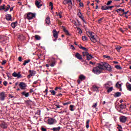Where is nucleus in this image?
I'll return each instance as SVG.
<instances>
[{"mask_svg": "<svg viewBox=\"0 0 131 131\" xmlns=\"http://www.w3.org/2000/svg\"><path fill=\"white\" fill-rule=\"evenodd\" d=\"M61 129V127L58 126L57 127H53L52 130L53 131H60V130Z\"/></svg>", "mask_w": 131, "mask_h": 131, "instance_id": "obj_23", "label": "nucleus"}, {"mask_svg": "<svg viewBox=\"0 0 131 131\" xmlns=\"http://www.w3.org/2000/svg\"><path fill=\"white\" fill-rule=\"evenodd\" d=\"M35 17V13L29 12L27 14V19L28 20H31L32 19H33Z\"/></svg>", "mask_w": 131, "mask_h": 131, "instance_id": "obj_4", "label": "nucleus"}, {"mask_svg": "<svg viewBox=\"0 0 131 131\" xmlns=\"http://www.w3.org/2000/svg\"><path fill=\"white\" fill-rule=\"evenodd\" d=\"M121 10H122L121 8H119V9H118L117 10H116V11L117 13H118L119 12V11H121Z\"/></svg>", "mask_w": 131, "mask_h": 131, "instance_id": "obj_63", "label": "nucleus"}, {"mask_svg": "<svg viewBox=\"0 0 131 131\" xmlns=\"http://www.w3.org/2000/svg\"><path fill=\"white\" fill-rule=\"evenodd\" d=\"M86 34L89 37H90L92 42H97V41H98V37L95 36V33H93L92 32H87Z\"/></svg>", "mask_w": 131, "mask_h": 131, "instance_id": "obj_1", "label": "nucleus"}, {"mask_svg": "<svg viewBox=\"0 0 131 131\" xmlns=\"http://www.w3.org/2000/svg\"><path fill=\"white\" fill-rule=\"evenodd\" d=\"M6 20H7L8 21H10L12 20V15H11V14H7L6 15Z\"/></svg>", "mask_w": 131, "mask_h": 131, "instance_id": "obj_17", "label": "nucleus"}, {"mask_svg": "<svg viewBox=\"0 0 131 131\" xmlns=\"http://www.w3.org/2000/svg\"><path fill=\"white\" fill-rule=\"evenodd\" d=\"M88 54H89V52H88L87 51L82 52V55L83 57H84L85 56L87 57Z\"/></svg>", "mask_w": 131, "mask_h": 131, "instance_id": "obj_37", "label": "nucleus"}, {"mask_svg": "<svg viewBox=\"0 0 131 131\" xmlns=\"http://www.w3.org/2000/svg\"><path fill=\"white\" fill-rule=\"evenodd\" d=\"M126 87L128 91H129L130 92H131V84L130 83L127 82L126 83Z\"/></svg>", "mask_w": 131, "mask_h": 131, "instance_id": "obj_14", "label": "nucleus"}, {"mask_svg": "<svg viewBox=\"0 0 131 131\" xmlns=\"http://www.w3.org/2000/svg\"><path fill=\"white\" fill-rule=\"evenodd\" d=\"M10 8H11V6L10 5L6 6V5H5L4 12H8V11H9V10H10Z\"/></svg>", "mask_w": 131, "mask_h": 131, "instance_id": "obj_20", "label": "nucleus"}, {"mask_svg": "<svg viewBox=\"0 0 131 131\" xmlns=\"http://www.w3.org/2000/svg\"><path fill=\"white\" fill-rule=\"evenodd\" d=\"M63 4L64 5H68V9L69 10H71V9H72V2L71 1V0H64V1L63 2Z\"/></svg>", "mask_w": 131, "mask_h": 131, "instance_id": "obj_2", "label": "nucleus"}, {"mask_svg": "<svg viewBox=\"0 0 131 131\" xmlns=\"http://www.w3.org/2000/svg\"><path fill=\"white\" fill-rule=\"evenodd\" d=\"M3 84H4L5 86H7V85H8V82H7L6 81H5L3 82Z\"/></svg>", "mask_w": 131, "mask_h": 131, "instance_id": "obj_53", "label": "nucleus"}, {"mask_svg": "<svg viewBox=\"0 0 131 131\" xmlns=\"http://www.w3.org/2000/svg\"><path fill=\"white\" fill-rule=\"evenodd\" d=\"M120 96H121V93L118 92L115 93L114 97H115V98H118V97H120Z\"/></svg>", "mask_w": 131, "mask_h": 131, "instance_id": "obj_18", "label": "nucleus"}, {"mask_svg": "<svg viewBox=\"0 0 131 131\" xmlns=\"http://www.w3.org/2000/svg\"><path fill=\"white\" fill-rule=\"evenodd\" d=\"M113 91V87H110L107 89V93H111Z\"/></svg>", "mask_w": 131, "mask_h": 131, "instance_id": "obj_39", "label": "nucleus"}, {"mask_svg": "<svg viewBox=\"0 0 131 131\" xmlns=\"http://www.w3.org/2000/svg\"><path fill=\"white\" fill-rule=\"evenodd\" d=\"M48 123L49 124H54L55 123V119L50 118L48 119Z\"/></svg>", "mask_w": 131, "mask_h": 131, "instance_id": "obj_13", "label": "nucleus"}, {"mask_svg": "<svg viewBox=\"0 0 131 131\" xmlns=\"http://www.w3.org/2000/svg\"><path fill=\"white\" fill-rule=\"evenodd\" d=\"M76 58L77 59H78L79 60H82V56H81V55H80L79 53H77L75 55Z\"/></svg>", "mask_w": 131, "mask_h": 131, "instance_id": "obj_15", "label": "nucleus"}, {"mask_svg": "<svg viewBox=\"0 0 131 131\" xmlns=\"http://www.w3.org/2000/svg\"><path fill=\"white\" fill-rule=\"evenodd\" d=\"M126 105H125V104H121L120 105V107L121 108V109H124V108H125Z\"/></svg>", "mask_w": 131, "mask_h": 131, "instance_id": "obj_41", "label": "nucleus"}, {"mask_svg": "<svg viewBox=\"0 0 131 131\" xmlns=\"http://www.w3.org/2000/svg\"><path fill=\"white\" fill-rule=\"evenodd\" d=\"M70 49H72V50H75V48H74V46H73V45H71Z\"/></svg>", "mask_w": 131, "mask_h": 131, "instance_id": "obj_61", "label": "nucleus"}, {"mask_svg": "<svg viewBox=\"0 0 131 131\" xmlns=\"http://www.w3.org/2000/svg\"><path fill=\"white\" fill-rule=\"evenodd\" d=\"M74 107V105H70V108L71 111H74V110H73Z\"/></svg>", "mask_w": 131, "mask_h": 131, "instance_id": "obj_46", "label": "nucleus"}, {"mask_svg": "<svg viewBox=\"0 0 131 131\" xmlns=\"http://www.w3.org/2000/svg\"><path fill=\"white\" fill-rule=\"evenodd\" d=\"M116 88H121V84H119V83L118 82L116 84Z\"/></svg>", "mask_w": 131, "mask_h": 131, "instance_id": "obj_40", "label": "nucleus"}, {"mask_svg": "<svg viewBox=\"0 0 131 131\" xmlns=\"http://www.w3.org/2000/svg\"><path fill=\"white\" fill-rule=\"evenodd\" d=\"M53 36H54V37H55V38H58V37L59 36V31L57 32L56 29H54L53 31Z\"/></svg>", "mask_w": 131, "mask_h": 131, "instance_id": "obj_12", "label": "nucleus"}, {"mask_svg": "<svg viewBox=\"0 0 131 131\" xmlns=\"http://www.w3.org/2000/svg\"><path fill=\"white\" fill-rule=\"evenodd\" d=\"M63 28L64 32H65L67 35H69V32H68V30H67L65 27H63Z\"/></svg>", "mask_w": 131, "mask_h": 131, "instance_id": "obj_33", "label": "nucleus"}, {"mask_svg": "<svg viewBox=\"0 0 131 131\" xmlns=\"http://www.w3.org/2000/svg\"><path fill=\"white\" fill-rule=\"evenodd\" d=\"M18 85L19 88L21 89V90H25V88H26V86H27V85H26V83L23 82L19 83Z\"/></svg>", "mask_w": 131, "mask_h": 131, "instance_id": "obj_7", "label": "nucleus"}, {"mask_svg": "<svg viewBox=\"0 0 131 131\" xmlns=\"http://www.w3.org/2000/svg\"><path fill=\"white\" fill-rule=\"evenodd\" d=\"M110 85H111V82H108L104 84V87L105 88V89H109V86H110Z\"/></svg>", "mask_w": 131, "mask_h": 131, "instance_id": "obj_21", "label": "nucleus"}, {"mask_svg": "<svg viewBox=\"0 0 131 131\" xmlns=\"http://www.w3.org/2000/svg\"><path fill=\"white\" fill-rule=\"evenodd\" d=\"M79 6H80V7H83V3L80 2V3H79Z\"/></svg>", "mask_w": 131, "mask_h": 131, "instance_id": "obj_60", "label": "nucleus"}, {"mask_svg": "<svg viewBox=\"0 0 131 131\" xmlns=\"http://www.w3.org/2000/svg\"><path fill=\"white\" fill-rule=\"evenodd\" d=\"M104 58H106V59H109L110 58V56H107V55H103Z\"/></svg>", "mask_w": 131, "mask_h": 131, "instance_id": "obj_56", "label": "nucleus"}, {"mask_svg": "<svg viewBox=\"0 0 131 131\" xmlns=\"http://www.w3.org/2000/svg\"><path fill=\"white\" fill-rule=\"evenodd\" d=\"M69 104H71L70 102L64 103H63V105H64V106H66V105H69Z\"/></svg>", "mask_w": 131, "mask_h": 131, "instance_id": "obj_52", "label": "nucleus"}, {"mask_svg": "<svg viewBox=\"0 0 131 131\" xmlns=\"http://www.w3.org/2000/svg\"><path fill=\"white\" fill-rule=\"evenodd\" d=\"M86 77L83 75H80L79 76V79H80V80H84L85 79Z\"/></svg>", "mask_w": 131, "mask_h": 131, "instance_id": "obj_24", "label": "nucleus"}, {"mask_svg": "<svg viewBox=\"0 0 131 131\" xmlns=\"http://www.w3.org/2000/svg\"><path fill=\"white\" fill-rule=\"evenodd\" d=\"M78 33H79V34H81V33H82V31H81V29H80V28H78Z\"/></svg>", "mask_w": 131, "mask_h": 131, "instance_id": "obj_49", "label": "nucleus"}, {"mask_svg": "<svg viewBox=\"0 0 131 131\" xmlns=\"http://www.w3.org/2000/svg\"><path fill=\"white\" fill-rule=\"evenodd\" d=\"M101 10H102V11H106V10H108V6L106 5L102 6Z\"/></svg>", "mask_w": 131, "mask_h": 131, "instance_id": "obj_29", "label": "nucleus"}, {"mask_svg": "<svg viewBox=\"0 0 131 131\" xmlns=\"http://www.w3.org/2000/svg\"><path fill=\"white\" fill-rule=\"evenodd\" d=\"M82 50H83V51H88V49L85 48V47H82Z\"/></svg>", "mask_w": 131, "mask_h": 131, "instance_id": "obj_59", "label": "nucleus"}, {"mask_svg": "<svg viewBox=\"0 0 131 131\" xmlns=\"http://www.w3.org/2000/svg\"><path fill=\"white\" fill-rule=\"evenodd\" d=\"M49 6L50 7H51V10H53V9H54L53 3L50 2Z\"/></svg>", "mask_w": 131, "mask_h": 131, "instance_id": "obj_48", "label": "nucleus"}, {"mask_svg": "<svg viewBox=\"0 0 131 131\" xmlns=\"http://www.w3.org/2000/svg\"><path fill=\"white\" fill-rule=\"evenodd\" d=\"M31 76H32L30 74L27 76V78H28L29 79V78H30V77H31Z\"/></svg>", "mask_w": 131, "mask_h": 131, "instance_id": "obj_62", "label": "nucleus"}, {"mask_svg": "<svg viewBox=\"0 0 131 131\" xmlns=\"http://www.w3.org/2000/svg\"><path fill=\"white\" fill-rule=\"evenodd\" d=\"M29 73L32 76L35 75V71H34L29 70Z\"/></svg>", "mask_w": 131, "mask_h": 131, "instance_id": "obj_28", "label": "nucleus"}, {"mask_svg": "<svg viewBox=\"0 0 131 131\" xmlns=\"http://www.w3.org/2000/svg\"><path fill=\"white\" fill-rule=\"evenodd\" d=\"M120 122H122V123H125V122H126V121L127 120V117L122 116L120 117L119 118Z\"/></svg>", "mask_w": 131, "mask_h": 131, "instance_id": "obj_6", "label": "nucleus"}, {"mask_svg": "<svg viewBox=\"0 0 131 131\" xmlns=\"http://www.w3.org/2000/svg\"><path fill=\"white\" fill-rule=\"evenodd\" d=\"M29 62H30V59L25 60L24 62L23 63L24 66H25V65H26L27 64H28V63H29Z\"/></svg>", "mask_w": 131, "mask_h": 131, "instance_id": "obj_32", "label": "nucleus"}, {"mask_svg": "<svg viewBox=\"0 0 131 131\" xmlns=\"http://www.w3.org/2000/svg\"><path fill=\"white\" fill-rule=\"evenodd\" d=\"M77 15L79 16V18H82V16H81V12H78Z\"/></svg>", "mask_w": 131, "mask_h": 131, "instance_id": "obj_50", "label": "nucleus"}, {"mask_svg": "<svg viewBox=\"0 0 131 131\" xmlns=\"http://www.w3.org/2000/svg\"><path fill=\"white\" fill-rule=\"evenodd\" d=\"M119 131H122V127L120 125H118V126L117 127Z\"/></svg>", "mask_w": 131, "mask_h": 131, "instance_id": "obj_45", "label": "nucleus"}, {"mask_svg": "<svg viewBox=\"0 0 131 131\" xmlns=\"http://www.w3.org/2000/svg\"><path fill=\"white\" fill-rule=\"evenodd\" d=\"M50 20V16H47L45 19L46 23L47 24H48V25H49L51 24V21Z\"/></svg>", "mask_w": 131, "mask_h": 131, "instance_id": "obj_16", "label": "nucleus"}, {"mask_svg": "<svg viewBox=\"0 0 131 131\" xmlns=\"http://www.w3.org/2000/svg\"><path fill=\"white\" fill-rule=\"evenodd\" d=\"M104 68H106V69L108 71H111V70H112V69L111 68V66H110L109 63L107 62H104Z\"/></svg>", "mask_w": 131, "mask_h": 131, "instance_id": "obj_10", "label": "nucleus"}, {"mask_svg": "<svg viewBox=\"0 0 131 131\" xmlns=\"http://www.w3.org/2000/svg\"><path fill=\"white\" fill-rule=\"evenodd\" d=\"M12 76H14V77H17V78H21L22 75H21V73H20V72L18 73L17 74L16 72H14L12 74Z\"/></svg>", "mask_w": 131, "mask_h": 131, "instance_id": "obj_8", "label": "nucleus"}, {"mask_svg": "<svg viewBox=\"0 0 131 131\" xmlns=\"http://www.w3.org/2000/svg\"><path fill=\"white\" fill-rule=\"evenodd\" d=\"M108 10H112V8H114V6H107Z\"/></svg>", "mask_w": 131, "mask_h": 131, "instance_id": "obj_51", "label": "nucleus"}, {"mask_svg": "<svg viewBox=\"0 0 131 131\" xmlns=\"http://www.w3.org/2000/svg\"><path fill=\"white\" fill-rule=\"evenodd\" d=\"M121 47L120 46H116V50H117V52H119L120 51V49H121Z\"/></svg>", "mask_w": 131, "mask_h": 131, "instance_id": "obj_42", "label": "nucleus"}, {"mask_svg": "<svg viewBox=\"0 0 131 131\" xmlns=\"http://www.w3.org/2000/svg\"><path fill=\"white\" fill-rule=\"evenodd\" d=\"M92 58L93 56H92V55L88 54V55H87L86 56V58L88 61H90V60H91V59H92Z\"/></svg>", "mask_w": 131, "mask_h": 131, "instance_id": "obj_31", "label": "nucleus"}, {"mask_svg": "<svg viewBox=\"0 0 131 131\" xmlns=\"http://www.w3.org/2000/svg\"><path fill=\"white\" fill-rule=\"evenodd\" d=\"M93 91L95 92H98L99 91V88L98 86H97L96 85H94L93 86Z\"/></svg>", "mask_w": 131, "mask_h": 131, "instance_id": "obj_27", "label": "nucleus"}, {"mask_svg": "<svg viewBox=\"0 0 131 131\" xmlns=\"http://www.w3.org/2000/svg\"><path fill=\"white\" fill-rule=\"evenodd\" d=\"M82 39L83 41H86V40H88V37L85 36H83L82 37Z\"/></svg>", "mask_w": 131, "mask_h": 131, "instance_id": "obj_38", "label": "nucleus"}, {"mask_svg": "<svg viewBox=\"0 0 131 131\" xmlns=\"http://www.w3.org/2000/svg\"><path fill=\"white\" fill-rule=\"evenodd\" d=\"M112 3V1H110L107 2L106 4L107 6H109V5L111 4Z\"/></svg>", "mask_w": 131, "mask_h": 131, "instance_id": "obj_54", "label": "nucleus"}, {"mask_svg": "<svg viewBox=\"0 0 131 131\" xmlns=\"http://www.w3.org/2000/svg\"><path fill=\"white\" fill-rule=\"evenodd\" d=\"M97 106H98V102L93 104V105H92V108H93V109H97Z\"/></svg>", "mask_w": 131, "mask_h": 131, "instance_id": "obj_30", "label": "nucleus"}, {"mask_svg": "<svg viewBox=\"0 0 131 131\" xmlns=\"http://www.w3.org/2000/svg\"><path fill=\"white\" fill-rule=\"evenodd\" d=\"M50 93H51L52 95H53V96H55V95H56V91H54V90H50Z\"/></svg>", "mask_w": 131, "mask_h": 131, "instance_id": "obj_44", "label": "nucleus"}, {"mask_svg": "<svg viewBox=\"0 0 131 131\" xmlns=\"http://www.w3.org/2000/svg\"><path fill=\"white\" fill-rule=\"evenodd\" d=\"M56 63H57V61L55 59H54L52 61V63H51L50 66L51 67H54V66L56 65Z\"/></svg>", "mask_w": 131, "mask_h": 131, "instance_id": "obj_25", "label": "nucleus"}, {"mask_svg": "<svg viewBox=\"0 0 131 131\" xmlns=\"http://www.w3.org/2000/svg\"><path fill=\"white\" fill-rule=\"evenodd\" d=\"M103 18H100L99 19H98V23L100 24H101V22L102 21V20H103Z\"/></svg>", "mask_w": 131, "mask_h": 131, "instance_id": "obj_58", "label": "nucleus"}, {"mask_svg": "<svg viewBox=\"0 0 131 131\" xmlns=\"http://www.w3.org/2000/svg\"><path fill=\"white\" fill-rule=\"evenodd\" d=\"M1 126L2 127V128H7L8 125H7L6 123H2L1 125Z\"/></svg>", "mask_w": 131, "mask_h": 131, "instance_id": "obj_22", "label": "nucleus"}, {"mask_svg": "<svg viewBox=\"0 0 131 131\" xmlns=\"http://www.w3.org/2000/svg\"><path fill=\"white\" fill-rule=\"evenodd\" d=\"M35 38L36 39V40H40V36H39L38 35H35Z\"/></svg>", "mask_w": 131, "mask_h": 131, "instance_id": "obj_36", "label": "nucleus"}, {"mask_svg": "<svg viewBox=\"0 0 131 131\" xmlns=\"http://www.w3.org/2000/svg\"><path fill=\"white\" fill-rule=\"evenodd\" d=\"M21 95H23V96H25L26 98H28V97H29V93L28 92H23L21 93Z\"/></svg>", "mask_w": 131, "mask_h": 131, "instance_id": "obj_19", "label": "nucleus"}, {"mask_svg": "<svg viewBox=\"0 0 131 131\" xmlns=\"http://www.w3.org/2000/svg\"><path fill=\"white\" fill-rule=\"evenodd\" d=\"M105 66V62H100L97 64V67L102 71L104 70Z\"/></svg>", "mask_w": 131, "mask_h": 131, "instance_id": "obj_5", "label": "nucleus"}, {"mask_svg": "<svg viewBox=\"0 0 131 131\" xmlns=\"http://www.w3.org/2000/svg\"><path fill=\"white\" fill-rule=\"evenodd\" d=\"M55 106H56V108H57V109H59V108H60V105H58V104H56V105H55Z\"/></svg>", "mask_w": 131, "mask_h": 131, "instance_id": "obj_64", "label": "nucleus"}, {"mask_svg": "<svg viewBox=\"0 0 131 131\" xmlns=\"http://www.w3.org/2000/svg\"><path fill=\"white\" fill-rule=\"evenodd\" d=\"M6 97H7V95H6V93L5 92H2L0 94V100L1 101H4Z\"/></svg>", "mask_w": 131, "mask_h": 131, "instance_id": "obj_11", "label": "nucleus"}, {"mask_svg": "<svg viewBox=\"0 0 131 131\" xmlns=\"http://www.w3.org/2000/svg\"><path fill=\"white\" fill-rule=\"evenodd\" d=\"M17 24H18V23L17 21H15L14 23H12L11 26L12 28H15L16 26H17Z\"/></svg>", "mask_w": 131, "mask_h": 131, "instance_id": "obj_26", "label": "nucleus"}, {"mask_svg": "<svg viewBox=\"0 0 131 131\" xmlns=\"http://www.w3.org/2000/svg\"><path fill=\"white\" fill-rule=\"evenodd\" d=\"M41 130L42 131H47V129L46 128H45V127L41 128Z\"/></svg>", "mask_w": 131, "mask_h": 131, "instance_id": "obj_57", "label": "nucleus"}, {"mask_svg": "<svg viewBox=\"0 0 131 131\" xmlns=\"http://www.w3.org/2000/svg\"><path fill=\"white\" fill-rule=\"evenodd\" d=\"M92 72L94 73V74H100V73H102V71H101L98 67H95L93 68V69L92 70Z\"/></svg>", "mask_w": 131, "mask_h": 131, "instance_id": "obj_3", "label": "nucleus"}, {"mask_svg": "<svg viewBox=\"0 0 131 131\" xmlns=\"http://www.w3.org/2000/svg\"><path fill=\"white\" fill-rule=\"evenodd\" d=\"M56 15L57 16H59V18H62V12H56Z\"/></svg>", "mask_w": 131, "mask_h": 131, "instance_id": "obj_35", "label": "nucleus"}, {"mask_svg": "<svg viewBox=\"0 0 131 131\" xmlns=\"http://www.w3.org/2000/svg\"><path fill=\"white\" fill-rule=\"evenodd\" d=\"M115 68H116V69H118V70H120V69H121V67L119 65L115 66Z\"/></svg>", "mask_w": 131, "mask_h": 131, "instance_id": "obj_47", "label": "nucleus"}, {"mask_svg": "<svg viewBox=\"0 0 131 131\" xmlns=\"http://www.w3.org/2000/svg\"><path fill=\"white\" fill-rule=\"evenodd\" d=\"M90 120H88L86 122V128H89V127H90Z\"/></svg>", "mask_w": 131, "mask_h": 131, "instance_id": "obj_34", "label": "nucleus"}, {"mask_svg": "<svg viewBox=\"0 0 131 131\" xmlns=\"http://www.w3.org/2000/svg\"><path fill=\"white\" fill-rule=\"evenodd\" d=\"M18 61H19V62H22V57L19 56V57H18Z\"/></svg>", "mask_w": 131, "mask_h": 131, "instance_id": "obj_55", "label": "nucleus"}, {"mask_svg": "<svg viewBox=\"0 0 131 131\" xmlns=\"http://www.w3.org/2000/svg\"><path fill=\"white\" fill-rule=\"evenodd\" d=\"M5 4H4L3 6H0V11H3L4 10L5 11Z\"/></svg>", "mask_w": 131, "mask_h": 131, "instance_id": "obj_43", "label": "nucleus"}, {"mask_svg": "<svg viewBox=\"0 0 131 131\" xmlns=\"http://www.w3.org/2000/svg\"><path fill=\"white\" fill-rule=\"evenodd\" d=\"M40 2H41L40 0L39 1L36 0L35 1V5L37 7V8H38V9H39V8H40V7L42 6V4H41Z\"/></svg>", "mask_w": 131, "mask_h": 131, "instance_id": "obj_9", "label": "nucleus"}]
</instances>
